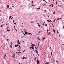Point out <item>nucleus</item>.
I'll return each instance as SVG.
<instances>
[{"mask_svg": "<svg viewBox=\"0 0 64 64\" xmlns=\"http://www.w3.org/2000/svg\"><path fill=\"white\" fill-rule=\"evenodd\" d=\"M11 44L12 45V42H11Z\"/></svg>", "mask_w": 64, "mask_h": 64, "instance_id": "obj_32", "label": "nucleus"}, {"mask_svg": "<svg viewBox=\"0 0 64 64\" xmlns=\"http://www.w3.org/2000/svg\"><path fill=\"white\" fill-rule=\"evenodd\" d=\"M33 46H34V44H32V49L33 50H34V47H33Z\"/></svg>", "mask_w": 64, "mask_h": 64, "instance_id": "obj_1", "label": "nucleus"}, {"mask_svg": "<svg viewBox=\"0 0 64 64\" xmlns=\"http://www.w3.org/2000/svg\"><path fill=\"white\" fill-rule=\"evenodd\" d=\"M55 13H56V12H55L54 11V12L53 13V14H55Z\"/></svg>", "mask_w": 64, "mask_h": 64, "instance_id": "obj_9", "label": "nucleus"}, {"mask_svg": "<svg viewBox=\"0 0 64 64\" xmlns=\"http://www.w3.org/2000/svg\"><path fill=\"white\" fill-rule=\"evenodd\" d=\"M48 35H50V32H48Z\"/></svg>", "mask_w": 64, "mask_h": 64, "instance_id": "obj_18", "label": "nucleus"}, {"mask_svg": "<svg viewBox=\"0 0 64 64\" xmlns=\"http://www.w3.org/2000/svg\"><path fill=\"white\" fill-rule=\"evenodd\" d=\"M44 23L43 24H42V25L43 26H44Z\"/></svg>", "mask_w": 64, "mask_h": 64, "instance_id": "obj_34", "label": "nucleus"}, {"mask_svg": "<svg viewBox=\"0 0 64 64\" xmlns=\"http://www.w3.org/2000/svg\"><path fill=\"white\" fill-rule=\"evenodd\" d=\"M12 18H11V20H12Z\"/></svg>", "mask_w": 64, "mask_h": 64, "instance_id": "obj_58", "label": "nucleus"}, {"mask_svg": "<svg viewBox=\"0 0 64 64\" xmlns=\"http://www.w3.org/2000/svg\"><path fill=\"white\" fill-rule=\"evenodd\" d=\"M55 19L54 20V22H55Z\"/></svg>", "mask_w": 64, "mask_h": 64, "instance_id": "obj_41", "label": "nucleus"}, {"mask_svg": "<svg viewBox=\"0 0 64 64\" xmlns=\"http://www.w3.org/2000/svg\"><path fill=\"white\" fill-rule=\"evenodd\" d=\"M36 53H38V52H36Z\"/></svg>", "mask_w": 64, "mask_h": 64, "instance_id": "obj_60", "label": "nucleus"}, {"mask_svg": "<svg viewBox=\"0 0 64 64\" xmlns=\"http://www.w3.org/2000/svg\"><path fill=\"white\" fill-rule=\"evenodd\" d=\"M33 55L34 56V54Z\"/></svg>", "mask_w": 64, "mask_h": 64, "instance_id": "obj_62", "label": "nucleus"}, {"mask_svg": "<svg viewBox=\"0 0 64 64\" xmlns=\"http://www.w3.org/2000/svg\"><path fill=\"white\" fill-rule=\"evenodd\" d=\"M56 4H57V2H56Z\"/></svg>", "mask_w": 64, "mask_h": 64, "instance_id": "obj_51", "label": "nucleus"}, {"mask_svg": "<svg viewBox=\"0 0 64 64\" xmlns=\"http://www.w3.org/2000/svg\"><path fill=\"white\" fill-rule=\"evenodd\" d=\"M45 1V0H43V1H44V2Z\"/></svg>", "mask_w": 64, "mask_h": 64, "instance_id": "obj_55", "label": "nucleus"}, {"mask_svg": "<svg viewBox=\"0 0 64 64\" xmlns=\"http://www.w3.org/2000/svg\"><path fill=\"white\" fill-rule=\"evenodd\" d=\"M11 17H12V16H10L9 20V19H10V18H11Z\"/></svg>", "mask_w": 64, "mask_h": 64, "instance_id": "obj_14", "label": "nucleus"}, {"mask_svg": "<svg viewBox=\"0 0 64 64\" xmlns=\"http://www.w3.org/2000/svg\"><path fill=\"white\" fill-rule=\"evenodd\" d=\"M38 40H40V38H39L38 37Z\"/></svg>", "mask_w": 64, "mask_h": 64, "instance_id": "obj_19", "label": "nucleus"}, {"mask_svg": "<svg viewBox=\"0 0 64 64\" xmlns=\"http://www.w3.org/2000/svg\"><path fill=\"white\" fill-rule=\"evenodd\" d=\"M33 1H32V3H33Z\"/></svg>", "mask_w": 64, "mask_h": 64, "instance_id": "obj_48", "label": "nucleus"}, {"mask_svg": "<svg viewBox=\"0 0 64 64\" xmlns=\"http://www.w3.org/2000/svg\"><path fill=\"white\" fill-rule=\"evenodd\" d=\"M37 24L38 25V26L39 27H40V24H39L38 23H37Z\"/></svg>", "mask_w": 64, "mask_h": 64, "instance_id": "obj_8", "label": "nucleus"}, {"mask_svg": "<svg viewBox=\"0 0 64 64\" xmlns=\"http://www.w3.org/2000/svg\"><path fill=\"white\" fill-rule=\"evenodd\" d=\"M63 28H64V26H63Z\"/></svg>", "mask_w": 64, "mask_h": 64, "instance_id": "obj_64", "label": "nucleus"}, {"mask_svg": "<svg viewBox=\"0 0 64 64\" xmlns=\"http://www.w3.org/2000/svg\"><path fill=\"white\" fill-rule=\"evenodd\" d=\"M32 6H34V5L33 4H32Z\"/></svg>", "mask_w": 64, "mask_h": 64, "instance_id": "obj_57", "label": "nucleus"}, {"mask_svg": "<svg viewBox=\"0 0 64 64\" xmlns=\"http://www.w3.org/2000/svg\"><path fill=\"white\" fill-rule=\"evenodd\" d=\"M36 58H35L34 60H36Z\"/></svg>", "mask_w": 64, "mask_h": 64, "instance_id": "obj_43", "label": "nucleus"}, {"mask_svg": "<svg viewBox=\"0 0 64 64\" xmlns=\"http://www.w3.org/2000/svg\"><path fill=\"white\" fill-rule=\"evenodd\" d=\"M39 44H40V43H38V46H39Z\"/></svg>", "mask_w": 64, "mask_h": 64, "instance_id": "obj_38", "label": "nucleus"}, {"mask_svg": "<svg viewBox=\"0 0 64 64\" xmlns=\"http://www.w3.org/2000/svg\"><path fill=\"white\" fill-rule=\"evenodd\" d=\"M19 53H21V52H18V55L19 56H20V55L19 54Z\"/></svg>", "mask_w": 64, "mask_h": 64, "instance_id": "obj_5", "label": "nucleus"}, {"mask_svg": "<svg viewBox=\"0 0 64 64\" xmlns=\"http://www.w3.org/2000/svg\"><path fill=\"white\" fill-rule=\"evenodd\" d=\"M35 48H36V49H37V47L36 46H35Z\"/></svg>", "mask_w": 64, "mask_h": 64, "instance_id": "obj_28", "label": "nucleus"}, {"mask_svg": "<svg viewBox=\"0 0 64 64\" xmlns=\"http://www.w3.org/2000/svg\"><path fill=\"white\" fill-rule=\"evenodd\" d=\"M9 8L10 9H11V10H12V8L11 7V8Z\"/></svg>", "mask_w": 64, "mask_h": 64, "instance_id": "obj_24", "label": "nucleus"}, {"mask_svg": "<svg viewBox=\"0 0 64 64\" xmlns=\"http://www.w3.org/2000/svg\"><path fill=\"white\" fill-rule=\"evenodd\" d=\"M47 21H48V22H50V21H49V20H48Z\"/></svg>", "mask_w": 64, "mask_h": 64, "instance_id": "obj_31", "label": "nucleus"}, {"mask_svg": "<svg viewBox=\"0 0 64 64\" xmlns=\"http://www.w3.org/2000/svg\"><path fill=\"white\" fill-rule=\"evenodd\" d=\"M15 53L14 54L13 57H14V59L15 58Z\"/></svg>", "mask_w": 64, "mask_h": 64, "instance_id": "obj_6", "label": "nucleus"}, {"mask_svg": "<svg viewBox=\"0 0 64 64\" xmlns=\"http://www.w3.org/2000/svg\"><path fill=\"white\" fill-rule=\"evenodd\" d=\"M51 56L52 55V52H51Z\"/></svg>", "mask_w": 64, "mask_h": 64, "instance_id": "obj_17", "label": "nucleus"}, {"mask_svg": "<svg viewBox=\"0 0 64 64\" xmlns=\"http://www.w3.org/2000/svg\"><path fill=\"white\" fill-rule=\"evenodd\" d=\"M48 17H49V16L48 15Z\"/></svg>", "mask_w": 64, "mask_h": 64, "instance_id": "obj_61", "label": "nucleus"}, {"mask_svg": "<svg viewBox=\"0 0 64 64\" xmlns=\"http://www.w3.org/2000/svg\"><path fill=\"white\" fill-rule=\"evenodd\" d=\"M49 62H46V63H45V64H48Z\"/></svg>", "mask_w": 64, "mask_h": 64, "instance_id": "obj_15", "label": "nucleus"}, {"mask_svg": "<svg viewBox=\"0 0 64 64\" xmlns=\"http://www.w3.org/2000/svg\"><path fill=\"white\" fill-rule=\"evenodd\" d=\"M12 7H14V8H15V7L14 6H12Z\"/></svg>", "mask_w": 64, "mask_h": 64, "instance_id": "obj_33", "label": "nucleus"}, {"mask_svg": "<svg viewBox=\"0 0 64 64\" xmlns=\"http://www.w3.org/2000/svg\"><path fill=\"white\" fill-rule=\"evenodd\" d=\"M32 23H33V22H31Z\"/></svg>", "mask_w": 64, "mask_h": 64, "instance_id": "obj_56", "label": "nucleus"}, {"mask_svg": "<svg viewBox=\"0 0 64 64\" xmlns=\"http://www.w3.org/2000/svg\"><path fill=\"white\" fill-rule=\"evenodd\" d=\"M53 31L54 33H55V30H53Z\"/></svg>", "mask_w": 64, "mask_h": 64, "instance_id": "obj_12", "label": "nucleus"}, {"mask_svg": "<svg viewBox=\"0 0 64 64\" xmlns=\"http://www.w3.org/2000/svg\"><path fill=\"white\" fill-rule=\"evenodd\" d=\"M12 20H13V22H14V20L13 19Z\"/></svg>", "mask_w": 64, "mask_h": 64, "instance_id": "obj_49", "label": "nucleus"}, {"mask_svg": "<svg viewBox=\"0 0 64 64\" xmlns=\"http://www.w3.org/2000/svg\"><path fill=\"white\" fill-rule=\"evenodd\" d=\"M62 1H63V2H64V0H62Z\"/></svg>", "mask_w": 64, "mask_h": 64, "instance_id": "obj_59", "label": "nucleus"}, {"mask_svg": "<svg viewBox=\"0 0 64 64\" xmlns=\"http://www.w3.org/2000/svg\"><path fill=\"white\" fill-rule=\"evenodd\" d=\"M42 40H44V39H45V38H43L42 39Z\"/></svg>", "mask_w": 64, "mask_h": 64, "instance_id": "obj_13", "label": "nucleus"}, {"mask_svg": "<svg viewBox=\"0 0 64 64\" xmlns=\"http://www.w3.org/2000/svg\"><path fill=\"white\" fill-rule=\"evenodd\" d=\"M17 45H15V47H17Z\"/></svg>", "mask_w": 64, "mask_h": 64, "instance_id": "obj_23", "label": "nucleus"}, {"mask_svg": "<svg viewBox=\"0 0 64 64\" xmlns=\"http://www.w3.org/2000/svg\"><path fill=\"white\" fill-rule=\"evenodd\" d=\"M47 32H48V30H47Z\"/></svg>", "mask_w": 64, "mask_h": 64, "instance_id": "obj_44", "label": "nucleus"}, {"mask_svg": "<svg viewBox=\"0 0 64 64\" xmlns=\"http://www.w3.org/2000/svg\"><path fill=\"white\" fill-rule=\"evenodd\" d=\"M27 33L28 34H29V35H30V34L31 35V36H32V34H31L30 33L28 32Z\"/></svg>", "mask_w": 64, "mask_h": 64, "instance_id": "obj_3", "label": "nucleus"}, {"mask_svg": "<svg viewBox=\"0 0 64 64\" xmlns=\"http://www.w3.org/2000/svg\"><path fill=\"white\" fill-rule=\"evenodd\" d=\"M14 24H16V23L14 22Z\"/></svg>", "mask_w": 64, "mask_h": 64, "instance_id": "obj_42", "label": "nucleus"}, {"mask_svg": "<svg viewBox=\"0 0 64 64\" xmlns=\"http://www.w3.org/2000/svg\"><path fill=\"white\" fill-rule=\"evenodd\" d=\"M51 5H50V7H51Z\"/></svg>", "mask_w": 64, "mask_h": 64, "instance_id": "obj_39", "label": "nucleus"}, {"mask_svg": "<svg viewBox=\"0 0 64 64\" xmlns=\"http://www.w3.org/2000/svg\"><path fill=\"white\" fill-rule=\"evenodd\" d=\"M18 43L19 42V40H18Z\"/></svg>", "mask_w": 64, "mask_h": 64, "instance_id": "obj_29", "label": "nucleus"}, {"mask_svg": "<svg viewBox=\"0 0 64 64\" xmlns=\"http://www.w3.org/2000/svg\"><path fill=\"white\" fill-rule=\"evenodd\" d=\"M52 7H53V4H52Z\"/></svg>", "mask_w": 64, "mask_h": 64, "instance_id": "obj_21", "label": "nucleus"}, {"mask_svg": "<svg viewBox=\"0 0 64 64\" xmlns=\"http://www.w3.org/2000/svg\"><path fill=\"white\" fill-rule=\"evenodd\" d=\"M10 46L11 48H12V46H11V45H10Z\"/></svg>", "mask_w": 64, "mask_h": 64, "instance_id": "obj_46", "label": "nucleus"}, {"mask_svg": "<svg viewBox=\"0 0 64 64\" xmlns=\"http://www.w3.org/2000/svg\"><path fill=\"white\" fill-rule=\"evenodd\" d=\"M59 36L60 37V34H59Z\"/></svg>", "mask_w": 64, "mask_h": 64, "instance_id": "obj_53", "label": "nucleus"}, {"mask_svg": "<svg viewBox=\"0 0 64 64\" xmlns=\"http://www.w3.org/2000/svg\"><path fill=\"white\" fill-rule=\"evenodd\" d=\"M18 51H20V50H18Z\"/></svg>", "mask_w": 64, "mask_h": 64, "instance_id": "obj_63", "label": "nucleus"}, {"mask_svg": "<svg viewBox=\"0 0 64 64\" xmlns=\"http://www.w3.org/2000/svg\"><path fill=\"white\" fill-rule=\"evenodd\" d=\"M25 50H24L23 51V52H25Z\"/></svg>", "mask_w": 64, "mask_h": 64, "instance_id": "obj_54", "label": "nucleus"}, {"mask_svg": "<svg viewBox=\"0 0 64 64\" xmlns=\"http://www.w3.org/2000/svg\"><path fill=\"white\" fill-rule=\"evenodd\" d=\"M18 44L19 45V44H20V45L21 44H20V42H18Z\"/></svg>", "mask_w": 64, "mask_h": 64, "instance_id": "obj_22", "label": "nucleus"}, {"mask_svg": "<svg viewBox=\"0 0 64 64\" xmlns=\"http://www.w3.org/2000/svg\"><path fill=\"white\" fill-rule=\"evenodd\" d=\"M7 41H9V39H7Z\"/></svg>", "mask_w": 64, "mask_h": 64, "instance_id": "obj_26", "label": "nucleus"}, {"mask_svg": "<svg viewBox=\"0 0 64 64\" xmlns=\"http://www.w3.org/2000/svg\"><path fill=\"white\" fill-rule=\"evenodd\" d=\"M24 32H25V33L26 34V35H27V34H27V32H26V31L25 30Z\"/></svg>", "mask_w": 64, "mask_h": 64, "instance_id": "obj_4", "label": "nucleus"}, {"mask_svg": "<svg viewBox=\"0 0 64 64\" xmlns=\"http://www.w3.org/2000/svg\"><path fill=\"white\" fill-rule=\"evenodd\" d=\"M40 8H37V9H38V10H39V9H40Z\"/></svg>", "mask_w": 64, "mask_h": 64, "instance_id": "obj_20", "label": "nucleus"}, {"mask_svg": "<svg viewBox=\"0 0 64 64\" xmlns=\"http://www.w3.org/2000/svg\"><path fill=\"white\" fill-rule=\"evenodd\" d=\"M44 11H45V12H47V11L46 10H44Z\"/></svg>", "mask_w": 64, "mask_h": 64, "instance_id": "obj_47", "label": "nucleus"}, {"mask_svg": "<svg viewBox=\"0 0 64 64\" xmlns=\"http://www.w3.org/2000/svg\"><path fill=\"white\" fill-rule=\"evenodd\" d=\"M24 58L25 59H27V58H25L23 56V59H24Z\"/></svg>", "mask_w": 64, "mask_h": 64, "instance_id": "obj_7", "label": "nucleus"}, {"mask_svg": "<svg viewBox=\"0 0 64 64\" xmlns=\"http://www.w3.org/2000/svg\"><path fill=\"white\" fill-rule=\"evenodd\" d=\"M3 25L2 24V25L0 27H3Z\"/></svg>", "mask_w": 64, "mask_h": 64, "instance_id": "obj_16", "label": "nucleus"}, {"mask_svg": "<svg viewBox=\"0 0 64 64\" xmlns=\"http://www.w3.org/2000/svg\"><path fill=\"white\" fill-rule=\"evenodd\" d=\"M36 51V52H37V50H36V51Z\"/></svg>", "mask_w": 64, "mask_h": 64, "instance_id": "obj_52", "label": "nucleus"}, {"mask_svg": "<svg viewBox=\"0 0 64 64\" xmlns=\"http://www.w3.org/2000/svg\"><path fill=\"white\" fill-rule=\"evenodd\" d=\"M59 20V18H58L57 20Z\"/></svg>", "mask_w": 64, "mask_h": 64, "instance_id": "obj_30", "label": "nucleus"}, {"mask_svg": "<svg viewBox=\"0 0 64 64\" xmlns=\"http://www.w3.org/2000/svg\"><path fill=\"white\" fill-rule=\"evenodd\" d=\"M9 5H7V7H6L7 8H9Z\"/></svg>", "mask_w": 64, "mask_h": 64, "instance_id": "obj_11", "label": "nucleus"}, {"mask_svg": "<svg viewBox=\"0 0 64 64\" xmlns=\"http://www.w3.org/2000/svg\"><path fill=\"white\" fill-rule=\"evenodd\" d=\"M26 35V34H24V35Z\"/></svg>", "mask_w": 64, "mask_h": 64, "instance_id": "obj_40", "label": "nucleus"}, {"mask_svg": "<svg viewBox=\"0 0 64 64\" xmlns=\"http://www.w3.org/2000/svg\"><path fill=\"white\" fill-rule=\"evenodd\" d=\"M56 62H57V63H58V62L57 60H56Z\"/></svg>", "mask_w": 64, "mask_h": 64, "instance_id": "obj_36", "label": "nucleus"}, {"mask_svg": "<svg viewBox=\"0 0 64 64\" xmlns=\"http://www.w3.org/2000/svg\"><path fill=\"white\" fill-rule=\"evenodd\" d=\"M19 48H20V49H21V47H20V46H19Z\"/></svg>", "mask_w": 64, "mask_h": 64, "instance_id": "obj_25", "label": "nucleus"}, {"mask_svg": "<svg viewBox=\"0 0 64 64\" xmlns=\"http://www.w3.org/2000/svg\"><path fill=\"white\" fill-rule=\"evenodd\" d=\"M47 24H46V25H45V26H47Z\"/></svg>", "mask_w": 64, "mask_h": 64, "instance_id": "obj_45", "label": "nucleus"}, {"mask_svg": "<svg viewBox=\"0 0 64 64\" xmlns=\"http://www.w3.org/2000/svg\"><path fill=\"white\" fill-rule=\"evenodd\" d=\"M30 49H31V48H32V47H30Z\"/></svg>", "mask_w": 64, "mask_h": 64, "instance_id": "obj_37", "label": "nucleus"}, {"mask_svg": "<svg viewBox=\"0 0 64 64\" xmlns=\"http://www.w3.org/2000/svg\"><path fill=\"white\" fill-rule=\"evenodd\" d=\"M7 30L8 31V32H9V31H10V30H8V28L7 29Z\"/></svg>", "mask_w": 64, "mask_h": 64, "instance_id": "obj_10", "label": "nucleus"}, {"mask_svg": "<svg viewBox=\"0 0 64 64\" xmlns=\"http://www.w3.org/2000/svg\"><path fill=\"white\" fill-rule=\"evenodd\" d=\"M39 62H40V61H39V60H38L37 64H39Z\"/></svg>", "mask_w": 64, "mask_h": 64, "instance_id": "obj_2", "label": "nucleus"}, {"mask_svg": "<svg viewBox=\"0 0 64 64\" xmlns=\"http://www.w3.org/2000/svg\"><path fill=\"white\" fill-rule=\"evenodd\" d=\"M57 33L58 34L59 33V32H58V31H57Z\"/></svg>", "mask_w": 64, "mask_h": 64, "instance_id": "obj_35", "label": "nucleus"}, {"mask_svg": "<svg viewBox=\"0 0 64 64\" xmlns=\"http://www.w3.org/2000/svg\"><path fill=\"white\" fill-rule=\"evenodd\" d=\"M49 10L50 11V12L51 11V10H50V9H49Z\"/></svg>", "mask_w": 64, "mask_h": 64, "instance_id": "obj_50", "label": "nucleus"}, {"mask_svg": "<svg viewBox=\"0 0 64 64\" xmlns=\"http://www.w3.org/2000/svg\"><path fill=\"white\" fill-rule=\"evenodd\" d=\"M14 29H15V30H16V31L17 32V30L16 29H15V28H14Z\"/></svg>", "mask_w": 64, "mask_h": 64, "instance_id": "obj_27", "label": "nucleus"}]
</instances>
